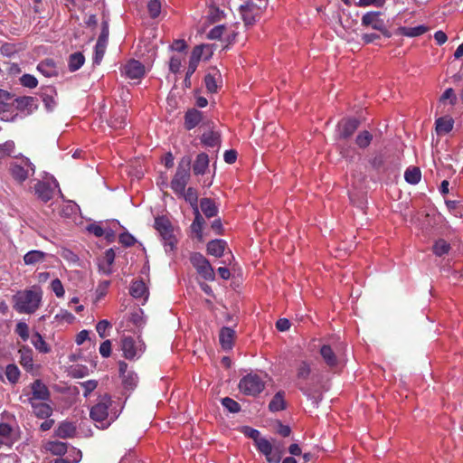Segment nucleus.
Segmentation results:
<instances>
[{
  "instance_id": "1",
  "label": "nucleus",
  "mask_w": 463,
  "mask_h": 463,
  "mask_svg": "<svg viewBox=\"0 0 463 463\" xmlns=\"http://www.w3.org/2000/svg\"><path fill=\"white\" fill-rule=\"evenodd\" d=\"M43 298L40 288L18 291L13 296V307L20 314H33L39 307Z\"/></svg>"
},
{
  "instance_id": "2",
  "label": "nucleus",
  "mask_w": 463,
  "mask_h": 463,
  "mask_svg": "<svg viewBox=\"0 0 463 463\" xmlns=\"http://www.w3.org/2000/svg\"><path fill=\"white\" fill-rule=\"evenodd\" d=\"M155 229L158 232L166 252L176 249L178 240L175 235L174 226L165 216H158L155 219Z\"/></svg>"
},
{
  "instance_id": "3",
  "label": "nucleus",
  "mask_w": 463,
  "mask_h": 463,
  "mask_svg": "<svg viewBox=\"0 0 463 463\" xmlns=\"http://www.w3.org/2000/svg\"><path fill=\"white\" fill-rule=\"evenodd\" d=\"M112 403L110 395L104 394L99 396L98 402L91 407L90 417L97 423L98 428L106 429L110 425V420H108V417L109 410Z\"/></svg>"
},
{
  "instance_id": "4",
  "label": "nucleus",
  "mask_w": 463,
  "mask_h": 463,
  "mask_svg": "<svg viewBox=\"0 0 463 463\" xmlns=\"http://www.w3.org/2000/svg\"><path fill=\"white\" fill-rule=\"evenodd\" d=\"M191 157L183 156L178 163L176 172L171 181V188L176 194H183L190 180Z\"/></svg>"
},
{
  "instance_id": "5",
  "label": "nucleus",
  "mask_w": 463,
  "mask_h": 463,
  "mask_svg": "<svg viewBox=\"0 0 463 463\" xmlns=\"http://www.w3.org/2000/svg\"><path fill=\"white\" fill-rule=\"evenodd\" d=\"M238 387L245 395L257 396L265 389V383L258 374L249 373L240 380Z\"/></svg>"
},
{
  "instance_id": "6",
  "label": "nucleus",
  "mask_w": 463,
  "mask_h": 463,
  "mask_svg": "<svg viewBox=\"0 0 463 463\" xmlns=\"http://www.w3.org/2000/svg\"><path fill=\"white\" fill-rule=\"evenodd\" d=\"M190 261L202 278L205 280H214V269L209 260L202 253L194 252L190 257Z\"/></svg>"
},
{
  "instance_id": "7",
  "label": "nucleus",
  "mask_w": 463,
  "mask_h": 463,
  "mask_svg": "<svg viewBox=\"0 0 463 463\" xmlns=\"http://www.w3.org/2000/svg\"><path fill=\"white\" fill-rule=\"evenodd\" d=\"M381 16V12H367L363 15L361 24L363 26L371 27L379 31L383 36L390 38L392 33L387 29L384 20Z\"/></svg>"
},
{
  "instance_id": "8",
  "label": "nucleus",
  "mask_w": 463,
  "mask_h": 463,
  "mask_svg": "<svg viewBox=\"0 0 463 463\" xmlns=\"http://www.w3.org/2000/svg\"><path fill=\"white\" fill-rule=\"evenodd\" d=\"M255 447L263 454L268 463H279L282 458V450L279 447H274L269 440L261 438L257 441Z\"/></svg>"
},
{
  "instance_id": "9",
  "label": "nucleus",
  "mask_w": 463,
  "mask_h": 463,
  "mask_svg": "<svg viewBox=\"0 0 463 463\" xmlns=\"http://www.w3.org/2000/svg\"><path fill=\"white\" fill-rule=\"evenodd\" d=\"M109 24L107 21H103L101 24V32L98 38L96 46H95V53L93 57V63L99 64L104 57L108 41H109Z\"/></svg>"
},
{
  "instance_id": "10",
  "label": "nucleus",
  "mask_w": 463,
  "mask_h": 463,
  "mask_svg": "<svg viewBox=\"0 0 463 463\" xmlns=\"http://www.w3.org/2000/svg\"><path fill=\"white\" fill-rule=\"evenodd\" d=\"M24 165L28 169H25L24 166L18 165L16 163H12L10 165L9 172L14 181L19 184H23L29 177V169L32 171V175L34 174V165L30 162L28 158L23 160Z\"/></svg>"
},
{
  "instance_id": "11",
  "label": "nucleus",
  "mask_w": 463,
  "mask_h": 463,
  "mask_svg": "<svg viewBox=\"0 0 463 463\" xmlns=\"http://www.w3.org/2000/svg\"><path fill=\"white\" fill-rule=\"evenodd\" d=\"M123 74L129 80H141L146 73L145 66L137 60L128 61L122 69Z\"/></svg>"
},
{
  "instance_id": "12",
  "label": "nucleus",
  "mask_w": 463,
  "mask_h": 463,
  "mask_svg": "<svg viewBox=\"0 0 463 463\" xmlns=\"http://www.w3.org/2000/svg\"><path fill=\"white\" fill-rule=\"evenodd\" d=\"M31 391L32 396L28 399V402H47L51 399V392L48 387L40 379H37L31 383Z\"/></svg>"
},
{
  "instance_id": "13",
  "label": "nucleus",
  "mask_w": 463,
  "mask_h": 463,
  "mask_svg": "<svg viewBox=\"0 0 463 463\" xmlns=\"http://www.w3.org/2000/svg\"><path fill=\"white\" fill-rule=\"evenodd\" d=\"M360 125L357 118H350L341 120L338 124V136L341 139H347L354 135Z\"/></svg>"
},
{
  "instance_id": "14",
  "label": "nucleus",
  "mask_w": 463,
  "mask_h": 463,
  "mask_svg": "<svg viewBox=\"0 0 463 463\" xmlns=\"http://www.w3.org/2000/svg\"><path fill=\"white\" fill-rule=\"evenodd\" d=\"M16 109L27 113H33L38 109V99L35 97L23 96L15 99Z\"/></svg>"
},
{
  "instance_id": "15",
  "label": "nucleus",
  "mask_w": 463,
  "mask_h": 463,
  "mask_svg": "<svg viewBox=\"0 0 463 463\" xmlns=\"http://www.w3.org/2000/svg\"><path fill=\"white\" fill-rule=\"evenodd\" d=\"M201 142L208 147L219 146L221 144V135L218 131L213 130L212 127L208 126V129H205L202 134Z\"/></svg>"
},
{
  "instance_id": "16",
  "label": "nucleus",
  "mask_w": 463,
  "mask_h": 463,
  "mask_svg": "<svg viewBox=\"0 0 463 463\" xmlns=\"http://www.w3.org/2000/svg\"><path fill=\"white\" fill-rule=\"evenodd\" d=\"M203 121V112L196 109H188L184 115V128L191 130Z\"/></svg>"
},
{
  "instance_id": "17",
  "label": "nucleus",
  "mask_w": 463,
  "mask_h": 463,
  "mask_svg": "<svg viewBox=\"0 0 463 463\" xmlns=\"http://www.w3.org/2000/svg\"><path fill=\"white\" fill-rule=\"evenodd\" d=\"M77 428L73 422L61 421L55 430V435L61 439H71L76 435Z\"/></svg>"
},
{
  "instance_id": "18",
  "label": "nucleus",
  "mask_w": 463,
  "mask_h": 463,
  "mask_svg": "<svg viewBox=\"0 0 463 463\" xmlns=\"http://www.w3.org/2000/svg\"><path fill=\"white\" fill-rule=\"evenodd\" d=\"M33 414L39 419H48L52 414V408L51 405L43 402H37L36 401H30Z\"/></svg>"
},
{
  "instance_id": "19",
  "label": "nucleus",
  "mask_w": 463,
  "mask_h": 463,
  "mask_svg": "<svg viewBox=\"0 0 463 463\" xmlns=\"http://www.w3.org/2000/svg\"><path fill=\"white\" fill-rule=\"evenodd\" d=\"M34 192L37 197L44 203L49 202L53 194L51 185L43 181H38L34 184Z\"/></svg>"
},
{
  "instance_id": "20",
  "label": "nucleus",
  "mask_w": 463,
  "mask_h": 463,
  "mask_svg": "<svg viewBox=\"0 0 463 463\" xmlns=\"http://www.w3.org/2000/svg\"><path fill=\"white\" fill-rule=\"evenodd\" d=\"M18 353L20 354V364L27 371L33 370V350L27 346L23 345L19 348Z\"/></svg>"
},
{
  "instance_id": "21",
  "label": "nucleus",
  "mask_w": 463,
  "mask_h": 463,
  "mask_svg": "<svg viewBox=\"0 0 463 463\" xmlns=\"http://www.w3.org/2000/svg\"><path fill=\"white\" fill-rule=\"evenodd\" d=\"M325 364L331 369L338 364V359L332 347L329 345H323L319 350Z\"/></svg>"
},
{
  "instance_id": "22",
  "label": "nucleus",
  "mask_w": 463,
  "mask_h": 463,
  "mask_svg": "<svg viewBox=\"0 0 463 463\" xmlns=\"http://www.w3.org/2000/svg\"><path fill=\"white\" fill-rule=\"evenodd\" d=\"M121 349L126 359L132 360L137 355L136 343L133 337L124 336L121 339Z\"/></svg>"
},
{
  "instance_id": "23",
  "label": "nucleus",
  "mask_w": 463,
  "mask_h": 463,
  "mask_svg": "<svg viewBox=\"0 0 463 463\" xmlns=\"http://www.w3.org/2000/svg\"><path fill=\"white\" fill-rule=\"evenodd\" d=\"M235 336V331L228 326H223L219 334V341L222 347L225 350L232 349L233 340Z\"/></svg>"
},
{
  "instance_id": "24",
  "label": "nucleus",
  "mask_w": 463,
  "mask_h": 463,
  "mask_svg": "<svg viewBox=\"0 0 463 463\" xmlns=\"http://www.w3.org/2000/svg\"><path fill=\"white\" fill-rule=\"evenodd\" d=\"M37 70L45 77L51 78L58 75V68L52 59H45L42 61Z\"/></svg>"
},
{
  "instance_id": "25",
  "label": "nucleus",
  "mask_w": 463,
  "mask_h": 463,
  "mask_svg": "<svg viewBox=\"0 0 463 463\" xmlns=\"http://www.w3.org/2000/svg\"><path fill=\"white\" fill-rule=\"evenodd\" d=\"M253 8L254 5L251 2H247L240 7L242 20L247 26L253 25L257 22V14L253 13Z\"/></svg>"
},
{
  "instance_id": "26",
  "label": "nucleus",
  "mask_w": 463,
  "mask_h": 463,
  "mask_svg": "<svg viewBox=\"0 0 463 463\" xmlns=\"http://www.w3.org/2000/svg\"><path fill=\"white\" fill-rule=\"evenodd\" d=\"M226 241L223 240H212L207 244V253L209 255H213L216 258H220L223 255L225 248H226Z\"/></svg>"
},
{
  "instance_id": "27",
  "label": "nucleus",
  "mask_w": 463,
  "mask_h": 463,
  "mask_svg": "<svg viewBox=\"0 0 463 463\" xmlns=\"http://www.w3.org/2000/svg\"><path fill=\"white\" fill-rule=\"evenodd\" d=\"M209 166V157L205 153L197 155L193 165V171L195 175H203L205 174Z\"/></svg>"
},
{
  "instance_id": "28",
  "label": "nucleus",
  "mask_w": 463,
  "mask_h": 463,
  "mask_svg": "<svg viewBox=\"0 0 463 463\" xmlns=\"http://www.w3.org/2000/svg\"><path fill=\"white\" fill-rule=\"evenodd\" d=\"M286 409L285 392L279 391L275 393L269 403V410L272 412L280 411Z\"/></svg>"
},
{
  "instance_id": "29",
  "label": "nucleus",
  "mask_w": 463,
  "mask_h": 463,
  "mask_svg": "<svg viewBox=\"0 0 463 463\" xmlns=\"http://www.w3.org/2000/svg\"><path fill=\"white\" fill-rule=\"evenodd\" d=\"M200 208L207 218L214 217L218 213V207L211 198H202L200 201Z\"/></svg>"
},
{
  "instance_id": "30",
  "label": "nucleus",
  "mask_w": 463,
  "mask_h": 463,
  "mask_svg": "<svg viewBox=\"0 0 463 463\" xmlns=\"http://www.w3.org/2000/svg\"><path fill=\"white\" fill-rule=\"evenodd\" d=\"M435 125L437 134L444 135L452 130L454 120L450 117H441L436 120Z\"/></svg>"
},
{
  "instance_id": "31",
  "label": "nucleus",
  "mask_w": 463,
  "mask_h": 463,
  "mask_svg": "<svg viewBox=\"0 0 463 463\" xmlns=\"http://www.w3.org/2000/svg\"><path fill=\"white\" fill-rule=\"evenodd\" d=\"M47 256V253L42 250H30L24 256V262L25 265H36L43 262Z\"/></svg>"
},
{
  "instance_id": "32",
  "label": "nucleus",
  "mask_w": 463,
  "mask_h": 463,
  "mask_svg": "<svg viewBox=\"0 0 463 463\" xmlns=\"http://www.w3.org/2000/svg\"><path fill=\"white\" fill-rule=\"evenodd\" d=\"M85 62V57L82 52H76L71 53L68 59V69L71 72L78 71Z\"/></svg>"
},
{
  "instance_id": "33",
  "label": "nucleus",
  "mask_w": 463,
  "mask_h": 463,
  "mask_svg": "<svg viewBox=\"0 0 463 463\" xmlns=\"http://www.w3.org/2000/svg\"><path fill=\"white\" fill-rule=\"evenodd\" d=\"M429 28L425 25H418L415 27L402 26L398 29L399 33L407 37H417L427 33Z\"/></svg>"
},
{
  "instance_id": "34",
  "label": "nucleus",
  "mask_w": 463,
  "mask_h": 463,
  "mask_svg": "<svg viewBox=\"0 0 463 463\" xmlns=\"http://www.w3.org/2000/svg\"><path fill=\"white\" fill-rule=\"evenodd\" d=\"M130 295L135 298H141L147 296V288L143 280L133 281L130 286Z\"/></svg>"
},
{
  "instance_id": "35",
  "label": "nucleus",
  "mask_w": 463,
  "mask_h": 463,
  "mask_svg": "<svg viewBox=\"0 0 463 463\" xmlns=\"http://www.w3.org/2000/svg\"><path fill=\"white\" fill-rule=\"evenodd\" d=\"M53 94L56 95V91L53 88H48L41 94L42 99L48 111H52L56 106V101L53 98Z\"/></svg>"
},
{
  "instance_id": "36",
  "label": "nucleus",
  "mask_w": 463,
  "mask_h": 463,
  "mask_svg": "<svg viewBox=\"0 0 463 463\" xmlns=\"http://www.w3.org/2000/svg\"><path fill=\"white\" fill-rule=\"evenodd\" d=\"M31 342L36 350H38L40 353L48 354L51 351L49 345L38 332H35L32 335Z\"/></svg>"
},
{
  "instance_id": "37",
  "label": "nucleus",
  "mask_w": 463,
  "mask_h": 463,
  "mask_svg": "<svg viewBox=\"0 0 463 463\" xmlns=\"http://www.w3.org/2000/svg\"><path fill=\"white\" fill-rule=\"evenodd\" d=\"M115 251L113 249H109L105 251L104 257H103V262L102 264H99V268L102 269V271L106 274L111 273V266L114 263L115 260Z\"/></svg>"
},
{
  "instance_id": "38",
  "label": "nucleus",
  "mask_w": 463,
  "mask_h": 463,
  "mask_svg": "<svg viewBox=\"0 0 463 463\" xmlns=\"http://www.w3.org/2000/svg\"><path fill=\"white\" fill-rule=\"evenodd\" d=\"M421 172L419 167H409L404 173V178L411 184H417L420 181Z\"/></svg>"
},
{
  "instance_id": "39",
  "label": "nucleus",
  "mask_w": 463,
  "mask_h": 463,
  "mask_svg": "<svg viewBox=\"0 0 463 463\" xmlns=\"http://www.w3.org/2000/svg\"><path fill=\"white\" fill-rule=\"evenodd\" d=\"M450 244L448 243L445 240L439 239L435 241L432 250L433 253L438 257H442L449 253L450 250Z\"/></svg>"
},
{
  "instance_id": "40",
  "label": "nucleus",
  "mask_w": 463,
  "mask_h": 463,
  "mask_svg": "<svg viewBox=\"0 0 463 463\" xmlns=\"http://www.w3.org/2000/svg\"><path fill=\"white\" fill-rule=\"evenodd\" d=\"M217 76L220 77L218 71L214 73H207L204 77V83L207 90L211 93H215L218 90Z\"/></svg>"
},
{
  "instance_id": "41",
  "label": "nucleus",
  "mask_w": 463,
  "mask_h": 463,
  "mask_svg": "<svg viewBox=\"0 0 463 463\" xmlns=\"http://www.w3.org/2000/svg\"><path fill=\"white\" fill-rule=\"evenodd\" d=\"M5 375L11 383L15 384L19 381L21 372L16 364H10L5 368Z\"/></svg>"
},
{
  "instance_id": "42",
  "label": "nucleus",
  "mask_w": 463,
  "mask_h": 463,
  "mask_svg": "<svg viewBox=\"0 0 463 463\" xmlns=\"http://www.w3.org/2000/svg\"><path fill=\"white\" fill-rule=\"evenodd\" d=\"M372 140H373V135L369 131L364 130V131H361L356 136L355 144L360 148L364 149L370 146Z\"/></svg>"
},
{
  "instance_id": "43",
  "label": "nucleus",
  "mask_w": 463,
  "mask_h": 463,
  "mask_svg": "<svg viewBox=\"0 0 463 463\" xmlns=\"http://www.w3.org/2000/svg\"><path fill=\"white\" fill-rule=\"evenodd\" d=\"M179 195L183 196L192 208L198 207V194L194 188L189 187L187 190L184 189V194Z\"/></svg>"
},
{
  "instance_id": "44",
  "label": "nucleus",
  "mask_w": 463,
  "mask_h": 463,
  "mask_svg": "<svg viewBox=\"0 0 463 463\" xmlns=\"http://www.w3.org/2000/svg\"><path fill=\"white\" fill-rule=\"evenodd\" d=\"M311 373V367L307 361H301L297 367V378L298 380L306 381Z\"/></svg>"
},
{
  "instance_id": "45",
  "label": "nucleus",
  "mask_w": 463,
  "mask_h": 463,
  "mask_svg": "<svg viewBox=\"0 0 463 463\" xmlns=\"http://www.w3.org/2000/svg\"><path fill=\"white\" fill-rule=\"evenodd\" d=\"M222 405L230 412L236 413L241 411V405L239 402L230 397L222 399Z\"/></svg>"
},
{
  "instance_id": "46",
  "label": "nucleus",
  "mask_w": 463,
  "mask_h": 463,
  "mask_svg": "<svg viewBox=\"0 0 463 463\" xmlns=\"http://www.w3.org/2000/svg\"><path fill=\"white\" fill-rule=\"evenodd\" d=\"M161 2L159 0H150L147 3V10L151 18L156 19L161 13Z\"/></svg>"
},
{
  "instance_id": "47",
  "label": "nucleus",
  "mask_w": 463,
  "mask_h": 463,
  "mask_svg": "<svg viewBox=\"0 0 463 463\" xmlns=\"http://www.w3.org/2000/svg\"><path fill=\"white\" fill-rule=\"evenodd\" d=\"M49 449L53 455H64L67 452V444L61 441H53L49 444Z\"/></svg>"
},
{
  "instance_id": "48",
  "label": "nucleus",
  "mask_w": 463,
  "mask_h": 463,
  "mask_svg": "<svg viewBox=\"0 0 463 463\" xmlns=\"http://www.w3.org/2000/svg\"><path fill=\"white\" fill-rule=\"evenodd\" d=\"M20 83L22 86L25 88L33 89L38 85V80L32 74H24L20 78Z\"/></svg>"
},
{
  "instance_id": "49",
  "label": "nucleus",
  "mask_w": 463,
  "mask_h": 463,
  "mask_svg": "<svg viewBox=\"0 0 463 463\" xmlns=\"http://www.w3.org/2000/svg\"><path fill=\"white\" fill-rule=\"evenodd\" d=\"M137 377L133 373H128V375L122 377V383L126 389L132 390L136 387Z\"/></svg>"
},
{
  "instance_id": "50",
  "label": "nucleus",
  "mask_w": 463,
  "mask_h": 463,
  "mask_svg": "<svg viewBox=\"0 0 463 463\" xmlns=\"http://www.w3.org/2000/svg\"><path fill=\"white\" fill-rule=\"evenodd\" d=\"M242 433L246 437L253 439L254 445L257 443L258 440H260L261 439L260 431L258 430L253 429V428L249 427V426H244L242 428Z\"/></svg>"
},
{
  "instance_id": "51",
  "label": "nucleus",
  "mask_w": 463,
  "mask_h": 463,
  "mask_svg": "<svg viewBox=\"0 0 463 463\" xmlns=\"http://www.w3.org/2000/svg\"><path fill=\"white\" fill-rule=\"evenodd\" d=\"M15 333L24 340L29 338V327L26 323L19 322L15 326Z\"/></svg>"
},
{
  "instance_id": "52",
  "label": "nucleus",
  "mask_w": 463,
  "mask_h": 463,
  "mask_svg": "<svg viewBox=\"0 0 463 463\" xmlns=\"http://www.w3.org/2000/svg\"><path fill=\"white\" fill-rule=\"evenodd\" d=\"M118 241L125 247H131L137 241L134 236L128 232L121 233L119 235Z\"/></svg>"
},
{
  "instance_id": "53",
  "label": "nucleus",
  "mask_w": 463,
  "mask_h": 463,
  "mask_svg": "<svg viewBox=\"0 0 463 463\" xmlns=\"http://www.w3.org/2000/svg\"><path fill=\"white\" fill-rule=\"evenodd\" d=\"M51 288L57 298H62L64 296V288L61 281L59 279H55L51 283Z\"/></svg>"
},
{
  "instance_id": "54",
  "label": "nucleus",
  "mask_w": 463,
  "mask_h": 463,
  "mask_svg": "<svg viewBox=\"0 0 463 463\" xmlns=\"http://www.w3.org/2000/svg\"><path fill=\"white\" fill-rule=\"evenodd\" d=\"M224 31V25H217L209 31L207 38L211 40H219L222 36Z\"/></svg>"
},
{
  "instance_id": "55",
  "label": "nucleus",
  "mask_w": 463,
  "mask_h": 463,
  "mask_svg": "<svg viewBox=\"0 0 463 463\" xmlns=\"http://www.w3.org/2000/svg\"><path fill=\"white\" fill-rule=\"evenodd\" d=\"M204 45H197L193 49V52L190 56V62H194V64H199V61L203 55Z\"/></svg>"
},
{
  "instance_id": "56",
  "label": "nucleus",
  "mask_w": 463,
  "mask_h": 463,
  "mask_svg": "<svg viewBox=\"0 0 463 463\" xmlns=\"http://www.w3.org/2000/svg\"><path fill=\"white\" fill-rule=\"evenodd\" d=\"M197 67H198L197 64H194V62H190L189 61V65H188V68H187L185 78L184 80V86L186 88H190L191 87V80H190V78L195 72Z\"/></svg>"
},
{
  "instance_id": "57",
  "label": "nucleus",
  "mask_w": 463,
  "mask_h": 463,
  "mask_svg": "<svg viewBox=\"0 0 463 463\" xmlns=\"http://www.w3.org/2000/svg\"><path fill=\"white\" fill-rule=\"evenodd\" d=\"M17 52L16 46L13 43H5L0 47L1 54L10 57Z\"/></svg>"
},
{
  "instance_id": "58",
  "label": "nucleus",
  "mask_w": 463,
  "mask_h": 463,
  "mask_svg": "<svg viewBox=\"0 0 463 463\" xmlns=\"http://www.w3.org/2000/svg\"><path fill=\"white\" fill-rule=\"evenodd\" d=\"M111 327L110 323L108 320H101L96 326V330L101 338L106 337V331Z\"/></svg>"
},
{
  "instance_id": "59",
  "label": "nucleus",
  "mask_w": 463,
  "mask_h": 463,
  "mask_svg": "<svg viewBox=\"0 0 463 463\" xmlns=\"http://www.w3.org/2000/svg\"><path fill=\"white\" fill-rule=\"evenodd\" d=\"M126 124V117L123 114L118 117H113L110 120L111 128L116 129L123 128Z\"/></svg>"
},
{
  "instance_id": "60",
  "label": "nucleus",
  "mask_w": 463,
  "mask_h": 463,
  "mask_svg": "<svg viewBox=\"0 0 463 463\" xmlns=\"http://www.w3.org/2000/svg\"><path fill=\"white\" fill-rule=\"evenodd\" d=\"M99 354L102 357L108 358L111 354V342L110 340H105L99 346Z\"/></svg>"
},
{
  "instance_id": "61",
  "label": "nucleus",
  "mask_w": 463,
  "mask_h": 463,
  "mask_svg": "<svg viewBox=\"0 0 463 463\" xmlns=\"http://www.w3.org/2000/svg\"><path fill=\"white\" fill-rule=\"evenodd\" d=\"M181 65V59L179 57L173 56L169 61V70L173 73H177L180 71Z\"/></svg>"
},
{
  "instance_id": "62",
  "label": "nucleus",
  "mask_w": 463,
  "mask_h": 463,
  "mask_svg": "<svg viewBox=\"0 0 463 463\" xmlns=\"http://www.w3.org/2000/svg\"><path fill=\"white\" fill-rule=\"evenodd\" d=\"M203 224L195 223V222H192V224L190 226L192 232L195 234V236L199 241H203Z\"/></svg>"
},
{
  "instance_id": "63",
  "label": "nucleus",
  "mask_w": 463,
  "mask_h": 463,
  "mask_svg": "<svg viewBox=\"0 0 463 463\" xmlns=\"http://www.w3.org/2000/svg\"><path fill=\"white\" fill-rule=\"evenodd\" d=\"M81 386L84 389L83 395L87 397L91 392H93L97 388V382L90 380L82 383Z\"/></svg>"
},
{
  "instance_id": "64",
  "label": "nucleus",
  "mask_w": 463,
  "mask_h": 463,
  "mask_svg": "<svg viewBox=\"0 0 463 463\" xmlns=\"http://www.w3.org/2000/svg\"><path fill=\"white\" fill-rule=\"evenodd\" d=\"M87 230L96 237H101L105 234V230L100 225L95 223L90 224Z\"/></svg>"
}]
</instances>
